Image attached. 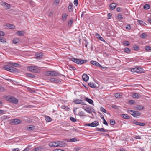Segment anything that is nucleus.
Here are the masks:
<instances>
[{"mask_svg":"<svg viewBox=\"0 0 151 151\" xmlns=\"http://www.w3.org/2000/svg\"><path fill=\"white\" fill-rule=\"evenodd\" d=\"M6 99L10 103L16 104L18 102V100L14 97L11 96H7L6 98Z\"/></svg>","mask_w":151,"mask_h":151,"instance_id":"nucleus-1","label":"nucleus"},{"mask_svg":"<svg viewBox=\"0 0 151 151\" xmlns=\"http://www.w3.org/2000/svg\"><path fill=\"white\" fill-rule=\"evenodd\" d=\"M69 59L70 60H71L72 61L76 63L77 64L81 65L87 62V61L86 60L80 59L75 58H70Z\"/></svg>","mask_w":151,"mask_h":151,"instance_id":"nucleus-2","label":"nucleus"},{"mask_svg":"<svg viewBox=\"0 0 151 151\" xmlns=\"http://www.w3.org/2000/svg\"><path fill=\"white\" fill-rule=\"evenodd\" d=\"M47 75L50 76H59L61 74L57 71H48L47 73Z\"/></svg>","mask_w":151,"mask_h":151,"instance_id":"nucleus-3","label":"nucleus"},{"mask_svg":"<svg viewBox=\"0 0 151 151\" xmlns=\"http://www.w3.org/2000/svg\"><path fill=\"white\" fill-rule=\"evenodd\" d=\"M21 120L18 119H11L10 121V124L12 125H15L21 123Z\"/></svg>","mask_w":151,"mask_h":151,"instance_id":"nucleus-4","label":"nucleus"},{"mask_svg":"<svg viewBox=\"0 0 151 151\" xmlns=\"http://www.w3.org/2000/svg\"><path fill=\"white\" fill-rule=\"evenodd\" d=\"M84 107L83 106V108L86 112L88 113L91 114L92 113V111L94 112V110L92 108V107L90 106H87L85 108H84Z\"/></svg>","mask_w":151,"mask_h":151,"instance_id":"nucleus-5","label":"nucleus"},{"mask_svg":"<svg viewBox=\"0 0 151 151\" xmlns=\"http://www.w3.org/2000/svg\"><path fill=\"white\" fill-rule=\"evenodd\" d=\"M143 70L142 68L138 67L132 69L131 71L132 72L141 73L142 72Z\"/></svg>","mask_w":151,"mask_h":151,"instance_id":"nucleus-6","label":"nucleus"},{"mask_svg":"<svg viewBox=\"0 0 151 151\" xmlns=\"http://www.w3.org/2000/svg\"><path fill=\"white\" fill-rule=\"evenodd\" d=\"M90 63L92 65H95L97 67H100L102 69H104L105 68V67H103L101 66L99 63L96 61L92 60L90 62Z\"/></svg>","mask_w":151,"mask_h":151,"instance_id":"nucleus-7","label":"nucleus"},{"mask_svg":"<svg viewBox=\"0 0 151 151\" xmlns=\"http://www.w3.org/2000/svg\"><path fill=\"white\" fill-rule=\"evenodd\" d=\"M73 102L76 104H79L82 105H86V104L81 99H76L73 101Z\"/></svg>","mask_w":151,"mask_h":151,"instance_id":"nucleus-8","label":"nucleus"},{"mask_svg":"<svg viewBox=\"0 0 151 151\" xmlns=\"http://www.w3.org/2000/svg\"><path fill=\"white\" fill-rule=\"evenodd\" d=\"M43 54L42 52H37L35 55L36 58L38 59H40L43 56Z\"/></svg>","mask_w":151,"mask_h":151,"instance_id":"nucleus-9","label":"nucleus"},{"mask_svg":"<svg viewBox=\"0 0 151 151\" xmlns=\"http://www.w3.org/2000/svg\"><path fill=\"white\" fill-rule=\"evenodd\" d=\"M57 143L58 144V147H65L66 144L63 141H57Z\"/></svg>","mask_w":151,"mask_h":151,"instance_id":"nucleus-10","label":"nucleus"},{"mask_svg":"<svg viewBox=\"0 0 151 151\" xmlns=\"http://www.w3.org/2000/svg\"><path fill=\"white\" fill-rule=\"evenodd\" d=\"M28 70L32 72L36 73L37 70L36 69V66H30L28 67Z\"/></svg>","mask_w":151,"mask_h":151,"instance_id":"nucleus-11","label":"nucleus"},{"mask_svg":"<svg viewBox=\"0 0 151 151\" xmlns=\"http://www.w3.org/2000/svg\"><path fill=\"white\" fill-rule=\"evenodd\" d=\"M9 70V71L13 73L18 72V70L16 68L12 66H10V68Z\"/></svg>","mask_w":151,"mask_h":151,"instance_id":"nucleus-12","label":"nucleus"},{"mask_svg":"<svg viewBox=\"0 0 151 151\" xmlns=\"http://www.w3.org/2000/svg\"><path fill=\"white\" fill-rule=\"evenodd\" d=\"M141 114L139 112L134 111L133 113V116L134 117H137V116H139L141 115Z\"/></svg>","mask_w":151,"mask_h":151,"instance_id":"nucleus-13","label":"nucleus"},{"mask_svg":"<svg viewBox=\"0 0 151 151\" xmlns=\"http://www.w3.org/2000/svg\"><path fill=\"white\" fill-rule=\"evenodd\" d=\"M56 142H52L49 143V145L50 147H58V144Z\"/></svg>","mask_w":151,"mask_h":151,"instance_id":"nucleus-14","label":"nucleus"},{"mask_svg":"<svg viewBox=\"0 0 151 151\" xmlns=\"http://www.w3.org/2000/svg\"><path fill=\"white\" fill-rule=\"evenodd\" d=\"M117 4L116 3H112L111 4L109 5L110 7V9L111 10H113L115 9V7L117 6Z\"/></svg>","mask_w":151,"mask_h":151,"instance_id":"nucleus-15","label":"nucleus"},{"mask_svg":"<svg viewBox=\"0 0 151 151\" xmlns=\"http://www.w3.org/2000/svg\"><path fill=\"white\" fill-rule=\"evenodd\" d=\"M50 80L51 82L55 83H59V80L58 79L53 78H50Z\"/></svg>","mask_w":151,"mask_h":151,"instance_id":"nucleus-16","label":"nucleus"},{"mask_svg":"<svg viewBox=\"0 0 151 151\" xmlns=\"http://www.w3.org/2000/svg\"><path fill=\"white\" fill-rule=\"evenodd\" d=\"M89 77L86 74H83L82 76V78L83 80L85 81H88L89 79Z\"/></svg>","mask_w":151,"mask_h":151,"instance_id":"nucleus-17","label":"nucleus"},{"mask_svg":"<svg viewBox=\"0 0 151 151\" xmlns=\"http://www.w3.org/2000/svg\"><path fill=\"white\" fill-rule=\"evenodd\" d=\"M73 4L72 3L70 2L69 3V5L68 7V9L69 12H72L73 10Z\"/></svg>","mask_w":151,"mask_h":151,"instance_id":"nucleus-18","label":"nucleus"},{"mask_svg":"<svg viewBox=\"0 0 151 151\" xmlns=\"http://www.w3.org/2000/svg\"><path fill=\"white\" fill-rule=\"evenodd\" d=\"M2 3V5H3L4 7H6V9H9L11 8V6L10 4L5 2H3Z\"/></svg>","mask_w":151,"mask_h":151,"instance_id":"nucleus-19","label":"nucleus"},{"mask_svg":"<svg viewBox=\"0 0 151 151\" xmlns=\"http://www.w3.org/2000/svg\"><path fill=\"white\" fill-rule=\"evenodd\" d=\"M134 108L136 109L141 110L143 109L144 107L142 105H138L135 106Z\"/></svg>","mask_w":151,"mask_h":151,"instance_id":"nucleus-20","label":"nucleus"},{"mask_svg":"<svg viewBox=\"0 0 151 151\" xmlns=\"http://www.w3.org/2000/svg\"><path fill=\"white\" fill-rule=\"evenodd\" d=\"M8 63V64H9V65H12L13 66L16 67L18 66L19 65V64H18L17 63H13V62H9Z\"/></svg>","mask_w":151,"mask_h":151,"instance_id":"nucleus-21","label":"nucleus"},{"mask_svg":"<svg viewBox=\"0 0 151 151\" xmlns=\"http://www.w3.org/2000/svg\"><path fill=\"white\" fill-rule=\"evenodd\" d=\"M121 116L124 119H129V117L127 114H122Z\"/></svg>","mask_w":151,"mask_h":151,"instance_id":"nucleus-22","label":"nucleus"},{"mask_svg":"<svg viewBox=\"0 0 151 151\" xmlns=\"http://www.w3.org/2000/svg\"><path fill=\"white\" fill-rule=\"evenodd\" d=\"M85 100L86 101H87V102H88L90 104H92L93 103V101L90 99L86 97L85 98Z\"/></svg>","mask_w":151,"mask_h":151,"instance_id":"nucleus-23","label":"nucleus"},{"mask_svg":"<svg viewBox=\"0 0 151 151\" xmlns=\"http://www.w3.org/2000/svg\"><path fill=\"white\" fill-rule=\"evenodd\" d=\"M147 36V35L145 33H142L140 35V37L143 39L146 38Z\"/></svg>","mask_w":151,"mask_h":151,"instance_id":"nucleus-24","label":"nucleus"},{"mask_svg":"<svg viewBox=\"0 0 151 151\" xmlns=\"http://www.w3.org/2000/svg\"><path fill=\"white\" fill-rule=\"evenodd\" d=\"M96 129L97 131H100L101 132H106L108 131V130H106L103 128H101L100 129L98 128H96Z\"/></svg>","mask_w":151,"mask_h":151,"instance_id":"nucleus-25","label":"nucleus"},{"mask_svg":"<svg viewBox=\"0 0 151 151\" xmlns=\"http://www.w3.org/2000/svg\"><path fill=\"white\" fill-rule=\"evenodd\" d=\"M124 52L126 53L129 54L131 52V50L129 48L127 47H125L123 49Z\"/></svg>","mask_w":151,"mask_h":151,"instance_id":"nucleus-26","label":"nucleus"},{"mask_svg":"<svg viewBox=\"0 0 151 151\" xmlns=\"http://www.w3.org/2000/svg\"><path fill=\"white\" fill-rule=\"evenodd\" d=\"M92 127H96L99 125V122L98 121H95L92 123Z\"/></svg>","mask_w":151,"mask_h":151,"instance_id":"nucleus-27","label":"nucleus"},{"mask_svg":"<svg viewBox=\"0 0 151 151\" xmlns=\"http://www.w3.org/2000/svg\"><path fill=\"white\" fill-rule=\"evenodd\" d=\"M20 40L18 38H15L13 40V43L14 44H16L19 42Z\"/></svg>","mask_w":151,"mask_h":151,"instance_id":"nucleus-28","label":"nucleus"},{"mask_svg":"<svg viewBox=\"0 0 151 151\" xmlns=\"http://www.w3.org/2000/svg\"><path fill=\"white\" fill-rule=\"evenodd\" d=\"M67 16L66 13H64L62 15V20L64 21L66 20L67 18Z\"/></svg>","mask_w":151,"mask_h":151,"instance_id":"nucleus-29","label":"nucleus"},{"mask_svg":"<svg viewBox=\"0 0 151 151\" xmlns=\"http://www.w3.org/2000/svg\"><path fill=\"white\" fill-rule=\"evenodd\" d=\"M27 128L29 130H33L35 129V127L33 125H30L27 126Z\"/></svg>","mask_w":151,"mask_h":151,"instance_id":"nucleus-30","label":"nucleus"},{"mask_svg":"<svg viewBox=\"0 0 151 151\" xmlns=\"http://www.w3.org/2000/svg\"><path fill=\"white\" fill-rule=\"evenodd\" d=\"M65 140L68 142H74L75 141H78L76 138L75 137L72 139H70L69 140H68L67 139H66Z\"/></svg>","mask_w":151,"mask_h":151,"instance_id":"nucleus-31","label":"nucleus"},{"mask_svg":"<svg viewBox=\"0 0 151 151\" xmlns=\"http://www.w3.org/2000/svg\"><path fill=\"white\" fill-rule=\"evenodd\" d=\"M27 76L29 77L33 78L35 77V76L34 74L31 73H27L26 74Z\"/></svg>","mask_w":151,"mask_h":151,"instance_id":"nucleus-32","label":"nucleus"},{"mask_svg":"<svg viewBox=\"0 0 151 151\" xmlns=\"http://www.w3.org/2000/svg\"><path fill=\"white\" fill-rule=\"evenodd\" d=\"M45 120L47 122H51L52 121V119L51 118L48 116H46Z\"/></svg>","mask_w":151,"mask_h":151,"instance_id":"nucleus-33","label":"nucleus"},{"mask_svg":"<svg viewBox=\"0 0 151 151\" xmlns=\"http://www.w3.org/2000/svg\"><path fill=\"white\" fill-rule=\"evenodd\" d=\"M16 34L19 36H23L24 35L22 31H18Z\"/></svg>","mask_w":151,"mask_h":151,"instance_id":"nucleus-34","label":"nucleus"},{"mask_svg":"<svg viewBox=\"0 0 151 151\" xmlns=\"http://www.w3.org/2000/svg\"><path fill=\"white\" fill-rule=\"evenodd\" d=\"M41 150L40 147H37L33 149L32 151H40Z\"/></svg>","mask_w":151,"mask_h":151,"instance_id":"nucleus-35","label":"nucleus"},{"mask_svg":"<svg viewBox=\"0 0 151 151\" xmlns=\"http://www.w3.org/2000/svg\"><path fill=\"white\" fill-rule=\"evenodd\" d=\"M150 6L149 5L146 4L144 6L143 8L145 9H148L150 8Z\"/></svg>","mask_w":151,"mask_h":151,"instance_id":"nucleus-36","label":"nucleus"},{"mask_svg":"<svg viewBox=\"0 0 151 151\" xmlns=\"http://www.w3.org/2000/svg\"><path fill=\"white\" fill-rule=\"evenodd\" d=\"M134 111V110H128L127 111V112H128V113L131 114L133 116Z\"/></svg>","mask_w":151,"mask_h":151,"instance_id":"nucleus-37","label":"nucleus"},{"mask_svg":"<svg viewBox=\"0 0 151 151\" xmlns=\"http://www.w3.org/2000/svg\"><path fill=\"white\" fill-rule=\"evenodd\" d=\"M3 68L6 70L9 71L10 66L8 65H4L3 66Z\"/></svg>","mask_w":151,"mask_h":151,"instance_id":"nucleus-38","label":"nucleus"},{"mask_svg":"<svg viewBox=\"0 0 151 151\" xmlns=\"http://www.w3.org/2000/svg\"><path fill=\"white\" fill-rule=\"evenodd\" d=\"M145 49L147 51H149L151 50V47L149 46H147L145 47Z\"/></svg>","mask_w":151,"mask_h":151,"instance_id":"nucleus-39","label":"nucleus"},{"mask_svg":"<svg viewBox=\"0 0 151 151\" xmlns=\"http://www.w3.org/2000/svg\"><path fill=\"white\" fill-rule=\"evenodd\" d=\"M73 22V19H71L68 23V26L69 27H71L72 24Z\"/></svg>","mask_w":151,"mask_h":151,"instance_id":"nucleus-40","label":"nucleus"},{"mask_svg":"<svg viewBox=\"0 0 151 151\" xmlns=\"http://www.w3.org/2000/svg\"><path fill=\"white\" fill-rule=\"evenodd\" d=\"M88 85L89 86L92 88H94L96 87V86L92 83H89Z\"/></svg>","mask_w":151,"mask_h":151,"instance_id":"nucleus-41","label":"nucleus"},{"mask_svg":"<svg viewBox=\"0 0 151 151\" xmlns=\"http://www.w3.org/2000/svg\"><path fill=\"white\" fill-rule=\"evenodd\" d=\"M138 22L141 25H144L145 23L143 21L140 20H137Z\"/></svg>","mask_w":151,"mask_h":151,"instance_id":"nucleus-42","label":"nucleus"},{"mask_svg":"<svg viewBox=\"0 0 151 151\" xmlns=\"http://www.w3.org/2000/svg\"><path fill=\"white\" fill-rule=\"evenodd\" d=\"M4 33L3 31H0V37L1 38H4L3 36L4 35Z\"/></svg>","mask_w":151,"mask_h":151,"instance_id":"nucleus-43","label":"nucleus"},{"mask_svg":"<svg viewBox=\"0 0 151 151\" xmlns=\"http://www.w3.org/2000/svg\"><path fill=\"white\" fill-rule=\"evenodd\" d=\"M7 26L10 29H13L15 28V26L14 25H12L10 24H8Z\"/></svg>","mask_w":151,"mask_h":151,"instance_id":"nucleus-44","label":"nucleus"},{"mask_svg":"<svg viewBox=\"0 0 151 151\" xmlns=\"http://www.w3.org/2000/svg\"><path fill=\"white\" fill-rule=\"evenodd\" d=\"M111 107L116 109H118L120 108V106H118L114 105H112L111 106Z\"/></svg>","mask_w":151,"mask_h":151,"instance_id":"nucleus-45","label":"nucleus"},{"mask_svg":"<svg viewBox=\"0 0 151 151\" xmlns=\"http://www.w3.org/2000/svg\"><path fill=\"white\" fill-rule=\"evenodd\" d=\"M110 123L112 125H114L115 124V121L114 119H111L110 121Z\"/></svg>","mask_w":151,"mask_h":151,"instance_id":"nucleus-46","label":"nucleus"},{"mask_svg":"<svg viewBox=\"0 0 151 151\" xmlns=\"http://www.w3.org/2000/svg\"><path fill=\"white\" fill-rule=\"evenodd\" d=\"M132 96L134 98H137L139 97V95L138 93H134L132 94Z\"/></svg>","mask_w":151,"mask_h":151,"instance_id":"nucleus-47","label":"nucleus"},{"mask_svg":"<svg viewBox=\"0 0 151 151\" xmlns=\"http://www.w3.org/2000/svg\"><path fill=\"white\" fill-rule=\"evenodd\" d=\"M124 45L125 46H129V41H124Z\"/></svg>","mask_w":151,"mask_h":151,"instance_id":"nucleus-48","label":"nucleus"},{"mask_svg":"<svg viewBox=\"0 0 151 151\" xmlns=\"http://www.w3.org/2000/svg\"><path fill=\"white\" fill-rule=\"evenodd\" d=\"M121 95L120 93H117L115 94V96L116 98H119Z\"/></svg>","mask_w":151,"mask_h":151,"instance_id":"nucleus-49","label":"nucleus"},{"mask_svg":"<svg viewBox=\"0 0 151 151\" xmlns=\"http://www.w3.org/2000/svg\"><path fill=\"white\" fill-rule=\"evenodd\" d=\"M70 119L73 122H76V119L75 118L72 117H70Z\"/></svg>","mask_w":151,"mask_h":151,"instance_id":"nucleus-50","label":"nucleus"},{"mask_svg":"<svg viewBox=\"0 0 151 151\" xmlns=\"http://www.w3.org/2000/svg\"><path fill=\"white\" fill-rule=\"evenodd\" d=\"M134 50H137L139 49V47L137 45H134L133 47Z\"/></svg>","mask_w":151,"mask_h":151,"instance_id":"nucleus-51","label":"nucleus"},{"mask_svg":"<svg viewBox=\"0 0 151 151\" xmlns=\"http://www.w3.org/2000/svg\"><path fill=\"white\" fill-rule=\"evenodd\" d=\"M100 110L101 111H102L103 112H104L105 113H106V110L103 107H101L100 108Z\"/></svg>","mask_w":151,"mask_h":151,"instance_id":"nucleus-52","label":"nucleus"},{"mask_svg":"<svg viewBox=\"0 0 151 151\" xmlns=\"http://www.w3.org/2000/svg\"><path fill=\"white\" fill-rule=\"evenodd\" d=\"M0 38L1 37H0ZM0 42H6V39L5 38H0Z\"/></svg>","mask_w":151,"mask_h":151,"instance_id":"nucleus-53","label":"nucleus"},{"mask_svg":"<svg viewBox=\"0 0 151 151\" xmlns=\"http://www.w3.org/2000/svg\"><path fill=\"white\" fill-rule=\"evenodd\" d=\"M138 125L140 126H145L146 125L145 123L143 122H139L138 124Z\"/></svg>","mask_w":151,"mask_h":151,"instance_id":"nucleus-54","label":"nucleus"},{"mask_svg":"<svg viewBox=\"0 0 151 151\" xmlns=\"http://www.w3.org/2000/svg\"><path fill=\"white\" fill-rule=\"evenodd\" d=\"M129 103L130 104H134L135 102L134 101L131 100L129 101Z\"/></svg>","mask_w":151,"mask_h":151,"instance_id":"nucleus-55","label":"nucleus"},{"mask_svg":"<svg viewBox=\"0 0 151 151\" xmlns=\"http://www.w3.org/2000/svg\"><path fill=\"white\" fill-rule=\"evenodd\" d=\"M74 4L76 6H77L78 4V0H74Z\"/></svg>","mask_w":151,"mask_h":151,"instance_id":"nucleus-56","label":"nucleus"},{"mask_svg":"<svg viewBox=\"0 0 151 151\" xmlns=\"http://www.w3.org/2000/svg\"><path fill=\"white\" fill-rule=\"evenodd\" d=\"M84 41L85 42V43H84L85 46L86 47H87V45L88 44V42H87V40H84Z\"/></svg>","mask_w":151,"mask_h":151,"instance_id":"nucleus-57","label":"nucleus"},{"mask_svg":"<svg viewBox=\"0 0 151 151\" xmlns=\"http://www.w3.org/2000/svg\"><path fill=\"white\" fill-rule=\"evenodd\" d=\"M126 28L128 30H130L131 29V27L130 24H128L127 25Z\"/></svg>","mask_w":151,"mask_h":151,"instance_id":"nucleus-58","label":"nucleus"},{"mask_svg":"<svg viewBox=\"0 0 151 151\" xmlns=\"http://www.w3.org/2000/svg\"><path fill=\"white\" fill-rule=\"evenodd\" d=\"M132 122L133 124H135L136 125H138L139 122L136 120H134Z\"/></svg>","mask_w":151,"mask_h":151,"instance_id":"nucleus-59","label":"nucleus"},{"mask_svg":"<svg viewBox=\"0 0 151 151\" xmlns=\"http://www.w3.org/2000/svg\"><path fill=\"white\" fill-rule=\"evenodd\" d=\"M111 16H112V14L111 13H108L107 15L108 18L109 19H111Z\"/></svg>","mask_w":151,"mask_h":151,"instance_id":"nucleus-60","label":"nucleus"},{"mask_svg":"<svg viewBox=\"0 0 151 151\" xmlns=\"http://www.w3.org/2000/svg\"><path fill=\"white\" fill-rule=\"evenodd\" d=\"M4 88L3 87L1 86L0 85V91H4Z\"/></svg>","mask_w":151,"mask_h":151,"instance_id":"nucleus-61","label":"nucleus"},{"mask_svg":"<svg viewBox=\"0 0 151 151\" xmlns=\"http://www.w3.org/2000/svg\"><path fill=\"white\" fill-rule=\"evenodd\" d=\"M80 149V148L79 147H75L74 148V150H75V151H79Z\"/></svg>","mask_w":151,"mask_h":151,"instance_id":"nucleus-62","label":"nucleus"},{"mask_svg":"<svg viewBox=\"0 0 151 151\" xmlns=\"http://www.w3.org/2000/svg\"><path fill=\"white\" fill-rule=\"evenodd\" d=\"M95 35H96V37L97 38H98L99 39L101 37V36L99 34H98L97 33Z\"/></svg>","mask_w":151,"mask_h":151,"instance_id":"nucleus-63","label":"nucleus"},{"mask_svg":"<svg viewBox=\"0 0 151 151\" xmlns=\"http://www.w3.org/2000/svg\"><path fill=\"white\" fill-rule=\"evenodd\" d=\"M29 147H27L26 148H25L24 150H23L22 151H29Z\"/></svg>","mask_w":151,"mask_h":151,"instance_id":"nucleus-64","label":"nucleus"}]
</instances>
